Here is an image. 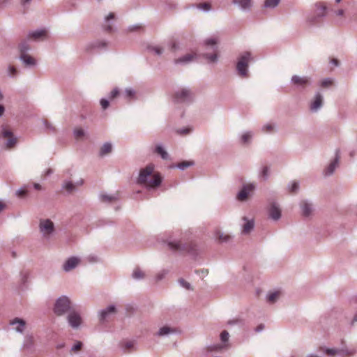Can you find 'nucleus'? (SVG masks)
<instances>
[{"label":"nucleus","mask_w":357,"mask_h":357,"mask_svg":"<svg viewBox=\"0 0 357 357\" xmlns=\"http://www.w3.org/2000/svg\"><path fill=\"white\" fill-rule=\"evenodd\" d=\"M80 260L79 258L73 257L69 258L63 264V270L65 271H70L72 269L75 268L78 264L79 263Z\"/></svg>","instance_id":"obj_12"},{"label":"nucleus","mask_w":357,"mask_h":357,"mask_svg":"<svg viewBox=\"0 0 357 357\" xmlns=\"http://www.w3.org/2000/svg\"><path fill=\"white\" fill-rule=\"evenodd\" d=\"M221 348H222V347L220 346V345H217V346H214V347H207V351H212L213 350L220 349Z\"/></svg>","instance_id":"obj_50"},{"label":"nucleus","mask_w":357,"mask_h":357,"mask_svg":"<svg viewBox=\"0 0 357 357\" xmlns=\"http://www.w3.org/2000/svg\"><path fill=\"white\" fill-rule=\"evenodd\" d=\"M340 158V151H337L335 153V160L328 165V167L324 171L325 175H330L334 172L335 168L338 166Z\"/></svg>","instance_id":"obj_14"},{"label":"nucleus","mask_w":357,"mask_h":357,"mask_svg":"<svg viewBox=\"0 0 357 357\" xmlns=\"http://www.w3.org/2000/svg\"><path fill=\"white\" fill-rule=\"evenodd\" d=\"M4 107L2 105H0V116H1L3 113Z\"/></svg>","instance_id":"obj_62"},{"label":"nucleus","mask_w":357,"mask_h":357,"mask_svg":"<svg viewBox=\"0 0 357 357\" xmlns=\"http://www.w3.org/2000/svg\"><path fill=\"white\" fill-rule=\"evenodd\" d=\"M100 105L103 109H105L109 106V102L106 99H102L100 100Z\"/></svg>","instance_id":"obj_48"},{"label":"nucleus","mask_w":357,"mask_h":357,"mask_svg":"<svg viewBox=\"0 0 357 357\" xmlns=\"http://www.w3.org/2000/svg\"><path fill=\"white\" fill-rule=\"evenodd\" d=\"M264 130L265 132H271L273 130V126L271 124L266 125L264 127Z\"/></svg>","instance_id":"obj_53"},{"label":"nucleus","mask_w":357,"mask_h":357,"mask_svg":"<svg viewBox=\"0 0 357 357\" xmlns=\"http://www.w3.org/2000/svg\"><path fill=\"white\" fill-rule=\"evenodd\" d=\"M3 136L8 140L6 146L8 148H12L17 143V139L13 135V133L7 130H4L3 132Z\"/></svg>","instance_id":"obj_15"},{"label":"nucleus","mask_w":357,"mask_h":357,"mask_svg":"<svg viewBox=\"0 0 357 357\" xmlns=\"http://www.w3.org/2000/svg\"><path fill=\"white\" fill-rule=\"evenodd\" d=\"M322 104V97L320 94H317L315 97V100L311 105V109L317 110L319 109Z\"/></svg>","instance_id":"obj_21"},{"label":"nucleus","mask_w":357,"mask_h":357,"mask_svg":"<svg viewBox=\"0 0 357 357\" xmlns=\"http://www.w3.org/2000/svg\"><path fill=\"white\" fill-rule=\"evenodd\" d=\"M301 207L303 215L308 216L311 214L312 208L310 204L305 202H303L301 203Z\"/></svg>","instance_id":"obj_20"},{"label":"nucleus","mask_w":357,"mask_h":357,"mask_svg":"<svg viewBox=\"0 0 357 357\" xmlns=\"http://www.w3.org/2000/svg\"><path fill=\"white\" fill-rule=\"evenodd\" d=\"M333 84V81L330 79H324L321 82V86L322 87H328Z\"/></svg>","instance_id":"obj_42"},{"label":"nucleus","mask_w":357,"mask_h":357,"mask_svg":"<svg viewBox=\"0 0 357 357\" xmlns=\"http://www.w3.org/2000/svg\"><path fill=\"white\" fill-rule=\"evenodd\" d=\"M254 227V222L252 220H247L243 225V232L244 234H248Z\"/></svg>","instance_id":"obj_25"},{"label":"nucleus","mask_w":357,"mask_h":357,"mask_svg":"<svg viewBox=\"0 0 357 357\" xmlns=\"http://www.w3.org/2000/svg\"><path fill=\"white\" fill-rule=\"evenodd\" d=\"M27 193V191L26 190H20L17 192V195L19 197H24Z\"/></svg>","instance_id":"obj_49"},{"label":"nucleus","mask_w":357,"mask_h":357,"mask_svg":"<svg viewBox=\"0 0 357 357\" xmlns=\"http://www.w3.org/2000/svg\"><path fill=\"white\" fill-rule=\"evenodd\" d=\"M192 98V93L185 89H183L181 91H177L174 95V101L176 102H185L190 101Z\"/></svg>","instance_id":"obj_5"},{"label":"nucleus","mask_w":357,"mask_h":357,"mask_svg":"<svg viewBox=\"0 0 357 357\" xmlns=\"http://www.w3.org/2000/svg\"><path fill=\"white\" fill-rule=\"evenodd\" d=\"M82 347V343L81 342H77L75 344L73 347L72 351L77 352L79 350H81Z\"/></svg>","instance_id":"obj_43"},{"label":"nucleus","mask_w":357,"mask_h":357,"mask_svg":"<svg viewBox=\"0 0 357 357\" xmlns=\"http://www.w3.org/2000/svg\"><path fill=\"white\" fill-rule=\"evenodd\" d=\"M268 168L265 167L262 170V176L266 177L268 176Z\"/></svg>","instance_id":"obj_55"},{"label":"nucleus","mask_w":357,"mask_h":357,"mask_svg":"<svg viewBox=\"0 0 357 357\" xmlns=\"http://www.w3.org/2000/svg\"><path fill=\"white\" fill-rule=\"evenodd\" d=\"M165 275V271L158 273L156 275V281L160 280L164 277Z\"/></svg>","instance_id":"obj_52"},{"label":"nucleus","mask_w":357,"mask_h":357,"mask_svg":"<svg viewBox=\"0 0 357 357\" xmlns=\"http://www.w3.org/2000/svg\"><path fill=\"white\" fill-rule=\"evenodd\" d=\"M340 351L333 349H326V354L328 356H335L337 354H340Z\"/></svg>","instance_id":"obj_40"},{"label":"nucleus","mask_w":357,"mask_h":357,"mask_svg":"<svg viewBox=\"0 0 357 357\" xmlns=\"http://www.w3.org/2000/svg\"><path fill=\"white\" fill-rule=\"evenodd\" d=\"M178 282L182 287L187 289H190V284L188 282L185 281L183 279H180Z\"/></svg>","instance_id":"obj_46"},{"label":"nucleus","mask_w":357,"mask_h":357,"mask_svg":"<svg viewBox=\"0 0 357 357\" xmlns=\"http://www.w3.org/2000/svg\"><path fill=\"white\" fill-rule=\"evenodd\" d=\"M115 20V14L114 13H110L108 15H107L105 18V22L102 24V27L104 30L108 33H111L112 31V21Z\"/></svg>","instance_id":"obj_10"},{"label":"nucleus","mask_w":357,"mask_h":357,"mask_svg":"<svg viewBox=\"0 0 357 357\" xmlns=\"http://www.w3.org/2000/svg\"><path fill=\"white\" fill-rule=\"evenodd\" d=\"M298 189V183L297 182L294 181L291 185V187L290 189V192H291V193L296 192Z\"/></svg>","instance_id":"obj_45"},{"label":"nucleus","mask_w":357,"mask_h":357,"mask_svg":"<svg viewBox=\"0 0 357 357\" xmlns=\"http://www.w3.org/2000/svg\"><path fill=\"white\" fill-rule=\"evenodd\" d=\"M167 245L174 252H190L191 250L190 246L183 245L180 242H169Z\"/></svg>","instance_id":"obj_9"},{"label":"nucleus","mask_w":357,"mask_h":357,"mask_svg":"<svg viewBox=\"0 0 357 357\" xmlns=\"http://www.w3.org/2000/svg\"><path fill=\"white\" fill-rule=\"evenodd\" d=\"M9 70H10V75H15L17 73V69L13 66H10L9 68Z\"/></svg>","instance_id":"obj_54"},{"label":"nucleus","mask_w":357,"mask_h":357,"mask_svg":"<svg viewBox=\"0 0 357 357\" xmlns=\"http://www.w3.org/2000/svg\"><path fill=\"white\" fill-rule=\"evenodd\" d=\"M20 57L21 59L25 63L26 65L33 66L36 64V60L34 58L26 53V51L29 50V45L26 42L22 43L20 46Z\"/></svg>","instance_id":"obj_4"},{"label":"nucleus","mask_w":357,"mask_h":357,"mask_svg":"<svg viewBox=\"0 0 357 357\" xmlns=\"http://www.w3.org/2000/svg\"><path fill=\"white\" fill-rule=\"evenodd\" d=\"M250 61V53L248 52H244L238 59L236 69L238 73L241 77L248 76V66Z\"/></svg>","instance_id":"obj_2"},{"label":"nucleus","mask_w":357,"mask_h":357,"mask_svg":"<svg viewBox=\"0 0 357 357\" xmlns=\"http://www.w3.org/2000/svg\"><path fill=\"white\" fill-rule=\"evenodd\" d=\"M70 302L66 296L59 298L54 305V313L60 316L63 314L70 308Z\"/></svg>","instance_id":"obj_3"},{"label":"nucleus","mask_w":357,"mask_h":357,"mask_svg":"<svg viewBox=\"0 0 357 357\" xmlns=\"http://www.w3.org/2000/svg\"><path fill=\"white\" fill-rule=\"evenodd\" d=\"M281 295V292L280 291H276L273 293H271L268 296V301L270 303H274L277 301V299Z\"/></svg>","instance_id":"obj_29"},{"label":"nucleus","mask_w":357,"mask_h":357,"mask_svg":"<svg viewBox=\"0 0 357 357\" xmlns=\"http://www.w3.org/2000/svg\"><path fill=\"white\" fill-rule=\"evenodd\" d=\"M252 138L250 132H245L241 137V140L243 144L248 143Z\"/></svg>","instance_id":"obj_35"},{"label":"nucleus","mask_w":357,"mask_h":357,"mask_svg":"<svg viewBox=\"0 0 357 357\" xmlns=\"http://www.w3.org/2000/svg\"><path fill=\"white\" fill-rule=\"evenodd\" d=\"M176 50V43L175 41L172 42L171 50L175 51Z\"/></svg>","instance_id":"obj_57"},{"label":"nucleus","mask_w":357,"mask_h":357,"mask_svg":"<svg viewBox=\"0 0 357 357\" xmlns=\"http://www.w3.org/2000/svg\"><path fill=\"white\" fill-rule=\"evenodd\" d=\"M153 50H154L155 54H157L158 55L162 54V49L160 47H159V46L154 47L153 48Z\"/></svg>","instance_id":"obj_51"},{"label":"nucleus","mask_w":357,"mask_h":357,"mask_svg":"<svg viewBox=\"0 0 357 357\" xmlns=\"http://www.w3.org/2000/svg\"><path fill=\"white\" fill-rule=\"evenodd\" d=\"M269 215L273 220H278L281 216L280 208L275 204H272L269 208Z\"/></svg>","instance_id":"obj_18"},{"label":"nucleus","mask_w":357,"mask_h":357,"mask_svg":"<svg viewBox=\"0 0 357 357\" xmlns=\"http://www.w3.org/2000/svg\"><path fill=\"white\" fill-rule=\"evenodd\" d=\"M316 13L319 16H324L326 13V7L322 3H319L316 5Z\"/></svg>","instance_id":"obj_24"},{"label":"nucleus","mask_w":357,"mask_h":357,"mask_svg":"<svg viewBox=\"0 0 357 357\" xmlns=\"http://www.w3.org/2000/svg\"><path fill=\"white\" fill-rule=\"evenodd\" d=\"M336 15L338 16H342L344 15V10L342 9H340L336 12Z\"/></svg>","instance_id":"obj_58"},{"label":"nucleus","mask_w":357,"mask_h":357,"mask_svg":"<svg viewBox=\"0 0 357 357\" xmlns=\"http://www.w3.org/2000/svg\"><path fill=\"white\" fill-rule=\"evenodd\" d=\"M218 238L220 241L225 242L227 241L230 238V236L229 235L218 233Z\"/></svg>","instance_id":"obj_38"},{"label":"nucleus","mask_w":357,"mask_h":357,"mask_svg":"<svg viewBox=\"0 0 357 357\" xmlns=\"http://www.w3.org/2000/svg\"><path fill=\"white\" fill-rule=\"evenodd\" d=\"M137 181L139 184L154 188L160 185L162 178L160 174L154 170V165L149 164L140 170Z\"/></svg>","instance_id":"obj_1"},{"label":"nucleus","mask_w":357,"mask_h":357,"mask_svg":"<svg viewBox=\"0 0 357 357\" xmlns=\"http://www.w3.org/2000/svg\"><path fill=\"white\" fill-rule=\"evenodd\" d=\"M85 135V132L84 130L81 128H76L74 130V135L75 139H82Z\"/></svg>","instance_id":"obj_31"},{"label":"nucleus","mask_w":357,"mask_h":357,"mask_svg":"<svg viewBox=\"0 0 357 357\" xmlns=\"http://www.w3.org/2000/svg\"><path fill=\"white\" fill-rule=\"evenodd\" d=\"M135 96V91L132 89H126V98L128 100L133 98Z\"/></svg>","instance_id":"obj_39"},{"label":"nucleus","mask_w":357,"mask_h":357,"mask_svg":"<svg viewBox=\"0 0 357 357\" xmlns=\"http://www.w3.org/2000/svg\"><path fill=\"white\" fill-rule=\"evenodd\" d=\"M116 199H117V198L115 196L105 195H101V200L103 202L112 203V202L116 201Z\"/></svg>","instance_id":"obj_33"},{"label":"nucleus","mask_w":357,"mask_h":357,"mask_svg":"<svg viewBox=\"0 0 357 357\" xmlns=\"http://www.w3.org/2000/svg\"><path fill=\"white\" fill-rule=\"evenodd\" d=\"M29 0H20L21 3L22 4H25L26 2H28Z\"/></svg>","instance_id":"obj_64"},{"label":"nucleus","mask_w":357,"mask_h":357,"mask_svg":"<svg viewBox=\"0 0 357 357\" xmlns=\"http://www.w3.org/2000/svg\"><path fill=\"white\" fill-rule=\"evenodd\" d=\"M255 186L252 184H247L244 185L243 189L238 194L237 198L240 201L246 200L250 195L254 191Z\"/></svg>","instance_id":"obj_8"},{"label":"nucleus","mask_w":357,"mask_h":357,"mask_svg":"<svg viewBox=\"0 0 357 357\" xmlns=\"http://www.w3.org/2000/svg\"><path fill=\"white\" fill-rule=\"evenodd\" d=\"M34 188H35L36 190H40L41 186H40V184H38V183H35V184H34Z\"/></svg>","instance_id":"obj_60"},{"label":"nucleus","mask_w":357,"mask_h":357,"mask_svg":"<svg viewBox=\"0 0 357 357\" xmlns=\"http://www.w3.org/2000/svg\"><path fill=\"white\" fill-rule=\"evenodd\" d=\"M155 152L160 155L162 159L168 158V153L161 146H157Z\"/></svg>","instance_id":"obj_26"},{"label":"nucleus","mask_w":357,"mask_h":357,"mask_svg":"<svg viewBox=\"0 0 357 357\" xmlns=\"http://www.w3.org/2000/svg\"><path fill=\"white\" fill-rule=\"evenodd\" d=\"M264 328V326L263 325H259L257 328V331H259L261 330H262Z\"/></svg>","instance_id":"obj_63"},{"label":"nucleus","mask_w":357,"mask_h":357,"mask_svg":"<svg viewBox=\"0 0 357 357\" xmlns=\"http://www.w3.org/2000/svg\"><path fill=\"white\" fill-rule=\"evenodd\" d=\"M40 229L44 236L49 235L54 231V224L50 220H41L40 222Z\"/></svg>","instance_id":"obj_7"},{"label":"nucleus","mask_w":357,"mask_h":357,"mask_svg":"<svg viewBox=\"0 0 357 357\" xmlns=\"http://www.w3.org/2000/svg\"><path fill=\"white\" fill-rule=\"evenodd\" d=\"M112 145L110 144L106 143L103 144V146L100 149V155H104L107 153H109L112 151Z\"/></svg>","instance_id":"obj_27"},{"label":"nucleus","mask_w":357,"mask_h":357,"mask_svg":"<svg viewBox=\"0 0 357 357\" xmlns=\"http://www.w3.org/2000/svg\"><path fill=\"white\" fill-rule=\"evenodd\" d=\"M122 347L124 349L125 353L130 352L134 347V344L131 341H126L122 343Z\"/></svg>","instance_id":"obj_30"},{"label":"nucleus","mask_w":357,"mask_h":357,"mask_svg":"<svg viewBox=\"0 0 357 357\" xmlns=\"http://www.w3.org/2000/svg\"><path fill=\"white\" fill-rule=\"evenodd\" d=\"M68 322L72 327H78L82 321L81 317L79 314L75 312H72L69 314Z\"/></svg>","instance_id":"obj_13"},{"label":"nucleus","mask_w":357,"mask_h":357,"mask_svg":"<svg viewBox=\"0 0 357 357\" xmlns=\"http://www.w3.org/2000/svg\"><path fill=\"white\" fill-rule=\"evenodd\" d=\"M119 90L115 89L111 91L109 98L111 99H114V98H116L119 96Z\"/></svg>","instance_id":"obj_47"},{"label":"nucleus","mask_w":357,"mask_h":357,"mask_svg":"<svg viewBox=\"0 0 357 357\" xmlns=\"http://www.w3.org/2000/svg\"><path fill=\"white\" fill-rule=\"evenodd\" d=\"M47 33V31L45 29L36 31L30 33L28 36V38L29 39H32L34 40H43L46 37Z\"/></svg>","instance_id":"obj_16"},{"label":"nucleus","mask_w":357,"mask_h":357,"mask_svg":"<svg viewBox=\"0 0 357 357\" xmlns=\"http://www.w3.org/2000/svg\"><path fill=\"white\" fill-rule=\"evenodd\" d=\"M291 82L294 85L304 88L310 84V78L294 75L291 78Z\"/></svg>","instance_id":"obj_11"},{"label":"nucleus","mask_w":357,"mask_h":357,"mask_svg":"<svg viewBox=\"0 0 357 357\" xmlns=\"http://www.w3.org/2000/svg\"><path fill=\"white\" fill-rule=\"evenodd\" d=\"M192 165V162H191L184 161V162L178 163L177 167L181 169H184Z\"/></svg>","instance_id":"obj_37"},{"label":"nucleus","mask_w":357,"mask_h":357,"mask_svg":"<svg viewBox=\"0 0 357 357\" xmlns=\"http://www.w3.org/2000/svg\"><path fill=\"white\" fill-rule=\"evenodd\" d=\"M6 208V204L4 202L0 201V212L3 211Z\"/></svg>","instance_id":"obj_56"},{"label":"nucleus","mask_w":357,"mask_h":357,"mask_svg":"<svg viewBox=\"0 0 357 357\" xmlns=\"http://www.w3.org/2000/svg\"><path fill=\"white\" fill-rule=\"evenodd\" d=\"M145 277L144 272L139 268H135L132 273V278L136 280L143 279Z\"/></svg>","instance_id":"obj_23"},{"label":"nucleus","mask_w":357,"mask_h":357,"mask_svg":"<svg viewBox=\"0 0 357 357\" xmlns=\"http://www.w3.org/2000/svg\"><path fill=\"white\" fill-rule=\"evenodd\" d=\"M199 8L204 9L205 10H208L211 8V4L209 3H202L198 5Z\"/></svg>","instance_id":"obj_44"},{"label":"nucleus","mask_w":357,"mask_h":357,"mask_svg":"<svg viewBox=\"0 0 357 357\" xmlns=\"http://www.w3.org/2000/svg\"><path fill=\"white\" fill-rule=\"evenodd\" d=\"M197 56L195 53L188 54L185 56L175 60L176 63H189L193 61Z\"/></svg>","instance_id":"obj_19"},{"label":"nucleus","mask_w":357,"mask_h":357,"mask_svg":"<svg viewBox=\"0 0 357 357\" xmlns=\"http://www.w3.org/2000/svg\"><path fill=\"white\" fill-rule=\"evenodd\" d=\"M220 339L224 342L228 341L229 333L226 331H222L220 334Z\"/></svg>","instance_id":"obj_41"},{"label":"nucleus","mask_w":357,"mask_h":357,"mask_svg":"<svg viewBox=\"0 0 357 357\" xmlns=\"http://www.w3.org/2000/svg\"><path fill=\"white\" fill-rule=\"evenodd\" d=\"M190 132L189 129H185L180 132L181 134H188Z\"/></svg>","instance_id":"obj_61"},{"label":"nucleus","mask_w":357,"mask_h":357,"mask_svg":"<svg viewBox=\"0 0 357 357\" xmlns=\"http://www.w3.org/2000/svg\"><path fill=\"white\" fill-rule=\"evenodd\" d=\"M331 62H332L335 66H337V65H338V63H339L338 60H337V59H333L331 60Z\"/></svg>","instance_id":"obj_59"},{"label":"nucleus","mask_w":357,"mask_h":357,"mask_svg":"<svg viewBox=\"0 0 357 357\" xmlns=\"http://www.w3.org/2000/svg\"><path fill=\"white\" fill-rule=\"evenodd\" d=\"M174 331V330H173L172 328H171L168 326H163L158 331V335H160V336L165 335H167L169 333H172Z\"/></svg>","instance_id":"obj_32"},{"label":"nucleus","mask_w":357,"mask_h":357,"mask_svg":"<svg viewBox=\"0 0 357 357\" xmlns=\"http://www.w3.org/2000/svg\"><path fill=\"white\" fill-rule=\"evenodd\" d=\"M64 188L69 192H73L75 189V186L71 182H67L64 185Z\"/></svg>","instance_id":"obj_36"},{"label":"nucleus","mask_w":357,"mask_h":357,"mask_svg":"<svg viewBox=\"0 0 357 357\" xmlns=\"http://www.w3.org/2000/svg\"><path fill=\"white\" fill-rule=\"evenodd\" d=\"M217 42H218V40L215 38H211L206 40V41H205V45L206 46H212L213 52H214V53L211 55H209L208 54H205V56L206 57V59L208 60L209 62H214L217 59V56H218L217 50H216V48L215 47V45L217 44Z\"/></svg>","instance_id":"obj_6"},{"label":"nucleus","mask_w":357,"mask_h":357,"mask_svg":"<svg viewBox=\"0 0 357 357\" xmlns=\"http://www.w3.org/2000/svg\"><path fill=\"white\" fill-rule=\"evenodd\" d=\"M280 0H266L264 6L266 8H274L278 5Z\"/></svg>","instance_id":"obj_34"},{"label":"nucleus","mask_w":357,"mask_h":357,"mask_svg":"<svg viewBox=\"0 0 357 357\" xmlns=\"http://www.w3.org/2000/svg\"><path fill=\"white\" fill-rule=\"evenodd\" d=\"M10 324L15 326L14 328L17 331L22 333L24 330L26 323L23 319L16 318L10 321Z\"/></svg>","instance_id":"obj_17"},{"label":"nucleus","mask_w":357,"mask_h":357,"mask_svg":"<svg viewBox=\"0 0 357 357\" xmlns=\"http://www.w3.org/2000/svg\"><path fill=\"white\" fill-rule=\"evenodd\" d=\"M115 307L114 306H109L107 310L102 311L100 314V319L104 321L107 319L109 314L114 313Z\"/></svg>","instance_id":"obj_22"},{"label":"nucleus","mask_w":357,"mask_h":357,"mask_svg":"<svg viewBox=\"0 0 357 357\" xmlns=\"http://www.w3.org/2000/svg\"><path fill=\"white\" fill-rule=\"evenodd\" d=\"M233 2L238 3L244 9L248 8L251 6V0H234Z\"/></svg>","instance_id":"obj_28"}]
</instances>
